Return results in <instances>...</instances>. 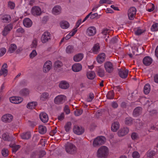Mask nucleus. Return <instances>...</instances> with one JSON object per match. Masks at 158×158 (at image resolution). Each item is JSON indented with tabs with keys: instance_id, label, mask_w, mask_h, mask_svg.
Returning a JSON list of instances; mask_svg holds the SVG:
<instances>
[{
	"instance_id": "f257e3e1",
	"label": "nucleus",
	"mask_w": 158,
	"mask_h": 158,
	"mask_svg": "<svg viewBox=\"0 0 158 158\" xmlns=\"http://www.w3.org/2000/svg\"><path fill=\"white\" fill-rule=\"evenodd\" d=\"M109 154V149L107 147L105 146L101 147L98 149L97 156L100 158H106Z\"/></svg>"
},
{
	"instance_id": "f03ea898",
	"label": "nucleus",
	"mask_w": 158,
	"mask_h": 158,
	"mask_svg": "<svg viewBox=\"0 0 158 158\" xmlns=\"http://www.w3.org/2000/svg\"><path fill=\"white\" fill-rule=\"evenodd\" d=\"M105 137L102 136H99L95 139L93 142V146L96 147L104 144L106 141Z\"/></svg>"
},
{
	"instance_id": "7ed1b4c3",
	"label": "nucleus",
	"mask_w": 158,
	"mask_h": 158,
	"mask_svg": "<svg viewBox=\"0 0 158 158\" xmlns=\"http://www.w3.org/2000/svg\"><path fill=\"white\" fill-rule=\"evenodd\" d=\"M66 97L64 95H59L57 96L54 99V102L57 104H62L66 101Z\"/></svg>"
},
{
	"instance_id": "20e7f679",
	"label": "nucleus",
	"mask_w": 158,
	"mask_h": 158,
	"mask_svg": "<svg viewBox=\"0 0 158 158\" xmlns=\"http://www.w3.org/2000/svg\"><path fill=\"white\" fill-rule=\"evenodd\" d=\"M51 35L50 33L45 31L42 34L41 37V41L42 43H46L51 39Z\"/></svg>"
},
{
	"instance_id": "39448f33",
	"label": "nucleus",
	"mask_w": 158,
	"mask_h": 158,
	"mask_svg": "<svg viewBox=\"0 0 158 158\" xmlns=\"http://www.w3.org/2000/svg\"><path fill=\"white\" fill-rule=\"evenodd\" d=\"M42 12L41 8L38 6H34L31 9V14L35 16H40L42 14Z\"/></svg>"
},
{
	"instance_id": "423d86ee",
	"label": "nucleus",
	"mask_w": 158,
	"mask_h": 158,
	"mask_svg": "<svg viewBox=\"0 0 158 158\" xmlns=\"http://www.w3.org/2000/svg\"><path fill=\"white\" fill-rule=\"evenodd\" d=\"M62 11V8L61 6L59 5H56L52 8V13L54 15H58L61 14Z\"/></svg>"
},
{
	"instance_id": "0eeeda50",
	"label": "nucleus",
	"mask_w": 158,
	"mask_h": 158,
	"mask_svg": "<svg viewBox=\"0 0 158 158\" xmlns=\"http://www.w3.org/2000/svg\"><path fill=\"white\" fill-rule=\"evenodd\" d=\"M13 118V115L9 114H7L3 115L1 118L2 121L5 123L11 122Z\"/></svg>"
},
{
	"instance_id": "6e6552de",
	"label": "nucleus",
	"mask_w": 158,
	"mask_h": 158,
	"mask_svg": "<svg viewBox=\"0 0 158 158\" xmlns=\"http://www.w3.org/2000/svg\"><path fill=\"white\" fill-rule=\"evenodd\" d=\"M66 151L67 152L73 153L76 150V147L71 143H68L65 147Z\"/></svg>"
},
{
	"instance_id": "1a4fd4ad",
	"label": "nucleus",
	"mask_w": 158,
	"mask_h": 158,
	"mask_svg": "<svg viewBox=\"0 0 158 158\" xmlns=\"http://www.w3.org/2000/svg\"><path fill=\"white\" fill-rule=\"evenodd\" d=\"M10 101L12 103L19 104L23 101V98L19 96H13L9 98Z\"/></svg>"
},
{
	"instance_id": "9d476101",
	"label": "nucleus",
	"mask_w": 158,
	"mask_h": 158,
	"mask_svg": "<svg viewBox=\"0 0 158 158\" xmlns=\"http://www.w3.org/2000/svg\"><path fill=\"white\" fill-rule=\"evenodd\" d=\"M96 29L94 27L91 26L87 28L86 34L89 36H93L96 34Z\"/></svg>"
},
{
	"instance_id": "9b49d317",
	"label": "nucleus",
	"mask_w": 158,
	"mask_h": 158,
	"mask_svg": "<svg viewBox=\"0 0 158 158\" xmlns=\"http://www.w3.org/2000/svg\"><path fill=\"white\" fill-rule=\"evenodd\" d=\"M129 131L128 128L127 127L120 129L117 132V135L119 137H123L126 135Z\"/></svg>"
},
{
	"instance_id": "f8f14e48",
	"label": "nucleus",
	"mask_w": 158,
	"mask_h": 158,
	"mask_svg": "<svg viewBox=\"0 0 158 158\" xmlns=\"http://www.w3.org/2000/svg\"><path fill=\"white\" fill-rule=\"evenodd\" d=\"M104 67L106 71L110 73L112 72L114 69V66L112 63L108 61L104 64Z\"/></svg>"
},
{
	"instance_id": "ddd939ff",
	"label": "nucleus",
	"mask_w": 158,
	"mask_h": 158,
	"mask_svg": "<svg viewBox=\"0 0 158 158\" xmlns=\"http://www.w3.org/2000/svg\"><path fill=\"white\" fill-rule=\"evenodd\" d=\"M136 11V9L134 7H132L129 10L128 15L130 19L132 20L134 18Z\"/></svg>"
},
{
	"instance_id": "4468645a",
	"label": "nucleus",
	"mask_w": 158,
	"mask_h": 158,
	"mask_svg": "<svg viewBox=\"0 0 158 158\" xmlns=\"http://www.w3.org/2000/svg\"><path fill=\"white\" fill-rule=\"evenodd\" d=\"M52 65V62L50 61H46L44 64L43 67V71L44 73L48 72L51 69Z\"/></svg>"
},
{
	"instance_id": "2eb2a0df",
	"label": "nucleus",
	"mask_w": 158,
	"mask_h": 158,
	"mask_svg": "<svg viewBox=\"0 0 158 158\" xmlns=\"http://www.w3.org/2000/svg\"><path fill=\"white\" fill-rule=\"evenodd\" d=\"M59 86L61 89H66L69 88L70 85L68 82L65 81H62L59 83Z\"/></svg>"
},
{
	"instance_id": "dca6fc26",
	"label": "nucleus",
	"mask_w": 158,
	"mask_h": 158,
	"mask_svg": "<svg viewBox=\"0 0 158 158\" xmlns=\"http://www.w3.org/2000/svg\"><path fill=\"white\" fill-rule=\"evenodd\" d=\"M72 69L74 72H79L81 70L82 66L79 63H75L72 65Z\"/></svg>"
},
{
	"instance_id": "f3484780",
	"label": "nucleus",
	"mask_w": 158,
	"mask_h": 158,
	"mask_svg": "<svg viewBox=\"0 0 158 158\" xmlns=\"http://www.w3.org/2000/svg\"><path fill=\"white\" fill-rule=\"evenodd\" d=\"M118 71L119 75L121 78H124L127 77L128 72L127 69H118Z\"/></svg>"
},
{
	"instance_id": "a211bd4d",
	"label": "nucleus",
	"mask_w": 158,
	"mask_h": 158,
	"mask_svg": "<svg viewBox=\"0 0 158 158\" xmlns=\"http://www.w3.org/2000/svg\"><path fill=\"white\" fill-rule=\"evenodd\" d=\"M106 55L104 53H102L99 54L97 56L96 60L99 63H102L105 60Z\"/></svg>"
},
{
	"instance_id": "6ab92c4d",
	"label": "nucleus",
	"mask_w": 158,
	"mask_h": 158,
	"mask_svg": "<svg viewBox=\"0 0 158 158\" xmlns=\"http://www.w3.org/2000/svg\"><path fill=\"white\" fill-rule=\"evenodd\" d=\"M40 118L41 121L44 123H46L48 120V115L45 113H41L40 114Z\"/></svg>"
},
{
	"instance_id": "aec40b11",
	"label": "nucleus",
	"mask_w": 158,
	"mask_h": 158,
	"mask_svg": "<svg viewBox=\"0 0 158 158\" xmlns=\"http://www.w3.org/2000/svg\"><path fill=\"white\" fill-rule=\"evenodd\" d=\"M74 132L78 135L81 134L84 132V129L82 127H80L77 126H75L73 128Z\"/></svg>"
},
{
	"instance_id": "412c9836",
	"label": "nucleus",
	"mask_w": 158,
	"mask_h": 158,
	"mask_svg": "<svg viewBox=\"0 0 158 158\" xmlns=\"http://www.w3.org/2000/svg\"><path fill=\"white\" fill-rule=\"evenodd\" d=\"M23 23L24 26L27 27H31L32 24V21L29 18H26L24 19Z\"/></svg>"
},
{
	"instance_id": "4be33fe9",
	"label": "nucleus",
	"mask_w": 158,
	"mask_h": 158,
	"mask_svg": "<svg viewBox=\"0 0 158 158\" xmlns=\"http://www.w3.org/2000/svg\"><path fill=\"white\" fill-rule=\"evenodd\" d=\"M60 27L63 29H67L70 26V24L69 23L65 20L61 21L60 23Z\"/></svg>"
},
{
	"instance_id": "5701e85b",
	"label": "nucleus",
	"mask_w": 158,
	"mask_h": 158,
	"mask_svg": "<svg viewBox=\"0 0 158 158\" xmlns=\"http://www.w3.org/2000/svg\"><path fill=\"white\" fill-rule=\"evenodd\" d=\"M7 64H4L2 66L1 70H0V76L3 75L4 76H6L7 73V70L6 69Z\"/></svg>"
},
{
	"instance_id": "b1692460",
	"label": "nucleus",
	"mask_w": 158,
	"mask_h": 158,
	"mask_svg": "<svg viewBox=\"0 0 158 158\" xmlns=\"http://www.w3.org/2000/svg\"><path fill=\"white\" fill-rule=\"evenodd\" d=\"M152 59L148 56L145 57L143 60V63L146 66L150 65L152 63Z\"/></svg>"
},
{
	"instance_id": "393cba45",
	"label": "nucleus",
	"mask_w": 158,
	"mask_h": 158,
	"mask_svg": "<svg viewBox=\"0 0 158 158\" xmlns=\"http://www.w3.org/2000/svg\"><path fill=\"white\" fill-rule=\"evenodd\" d=\"M119 127L120 125L118 122H114L112 124L111 126V130L113 132H116L119 128Z\"/></svg>"
},
{
	"instance_id": "a878e982",
	"label": "nucleus",
	"mask_w": 158,
	"mask_h": 158,
	"mask_svg": "<svg viewBox=\"0 0 158 158\" xmlns=\"http://www.w3.org/2000/svg\"><path fill=\"white\" fill-rule=\"evenodd\" d=\"M84 57V55L82 53H78L73 56V60L75 62H79Z\"/></svg>"
},
{
	"instance_id": "bb28decb",
	"label": "nucleus",
	"mask_w": 158,
	"mask_h": 158,
	"mask_svg": "<svg viewBox=\"0 0 158 158\" xmlns=\"http://www.w3.org/2000/svg\"><path fill=\"white\" fill-rule=\"evenodd\" d=\"M142 108L140 107H137L135 108L133 112V115L135 117H137L141 114Z\"/></svg>"
},
{
	"instance_id": "cd10ccee",
	"label": "nucleus",
	"mask_w": 158,
	"mask_h": 158,
	"mask_svg": "<svg viewBox=\"0 0 158 158\" xmlns=\"http://www.w3.org/2000/svg\"><path fill=\"white\" fill-rule=\"evenodd\" d=\"M100 49V46L98 43L95 44L91 50V52L94 54H97Z\"/></svg>"
},
{
	"instance_id": "c85d7f7f",
	"label": "nucleus",
	"mask_w": 158,
	"mask_h": 158,
	"mask_svg": "<svg viewBox=\"0 0 158 158\" xmlns=\"http://www.w3.org/2000/svg\"><path fill=\"white\" fill-rule=\"evenodd\" d=\"M38 45V40L37 38H34L32 40L30 47L31 49L35 48Z\"/></svg>"
},
{
	"instance_id": "c756f323",
	"label": "nucleus",
	"mask_w": 158,
	"mask_h": 158,
	"mask_svg": "<svg viewBox=\"0 0 158 158\" xmlns=\"http://www.w3.org/2000/svg\"><path fill=\"white\" fill-rule=\"evenodd\" d=\"M37 103L36 102H29L27 105V107L29 109H33L35 108L37 105Z\"/></svg>"
},
{
	"instance_id": "7c9ffc66",
	"label": "nucleus",
	"mask_w": 158,
	"mask_h": 158,
	"mask_svg": "<svg viewBox=\"0 0 158 158\" xmlns=\"http://www.w3.org/2000/svg\"><path fill=\"white\" fill-rule=\"evenodd\" d=\"M86 76L88 79L90 80H92L95 78V74L94 72L90 71L87 73Z\"/></svg>"
},
{
	"instance_id": "2f4dec72",
	"label": "nucleus",
	"mask_w": 158,
	"mask_h": 158,
	"mask_svg": "<svg viewBox=\"0 0 158 158\" xmlns=\"http://www.w3.org/2000/svg\"><path fill=\"white\" fill-rule=\"evenodd\" d=\"M10 146L12 148V151L13 153H15L20 148V146L19 145L11 144Z\"/></svg>"
},
{
	"instance_id": "473e14b6",
	"label": "nucleus",
	"mask_w": 158,
	"mask_h": 158,
	"mask_svg": "<svg viewBox=\"0 0 158 158\" xmlns=\"http://www.w3.org/2000/svg\"><path fill=\"white\" fill-rule=\"evenodd\" d=\"M151 90V86L149 84H146L144 87V92L145 94H147L150 92Z\"/></svg>"
},
{
	"instance_id": "72a5a7b5",
	"label": "nucleus",
	"mask_w": 158,
	"mask_h": 158,
	"mask_svg": "<svg viewBox=\"0 0 158 158\" xmlns=\"http://www.w3.org/2000/svg\"><path fill=\"white\" fill-rule=\"evenodd\" d=\"M17 48V46L15 44H12L10 46L8 52L10 53H12L15 52Z\"/></svg>"
},
{
	"instance_id": "f704fd0d",
	"label": "nucleus",
	"mask_w": 158,
	"mask_h": 158,
	"mask_svg": "<svg viewBox=\"0 0 158 158\" xmlns=\"http://www.w3.org/2000/svg\"><path fill=\"white\" fill-rule=\"evenodd\" d=\"M47 129L46 127L43 125L39 126V131L41 134H44L46 132Z\"/></svg>"
},
{
	"instance_id": "c9c22d12",
	"label": "nucleus",
	"mask_w": 158,
	"mask_h": 158,
	"mask_svg": "<svg viewBox=\"0 0 158 158\" xmlns=\"http://www.w3.org/2000/svg\"><path fill=\"white\" fill-rule=\"evenodd\" d=\"M66 52L68 54H70L73 53L74 51L73 47V46L69 45L66 48Z\"/></svg>"
},
{
	"instance_id": "e433bc0d",
	"label": "nucleus",
	"mask_w": 158,
	"mask_h": 158,
	"mask_svg": "<svg viewBox=\"0 0 158 158\" xmlns=\"http://www.w3.org/2000/svg\"><path fill=\"white\" fill-rule=\"evenodd\" d=\"M110 31V30L109 28H104L103 29L102 31L101 34L103 35V37H105L108 34Z\"/></svg>"
},
{
	"instance_id": "4c0bfd02",
	"label": "nucleus",
	"mask_w": 158,
	"mask_h": 158,
	"mask_svg": "<svg viewBox=\"0 0 158 158\" xmlns=\"http://www.w3.org/2000/svg\"><path fill=\"white\" fill-rule=\"evenodd\" d=\"M30 133L29 132L23 133L21 135V138L23 139H28L30 138Z\"/></svg>"
},
{
	"instance_id": "58836bf2",
	"label": "nucleus",
	"mask_w": 158,
	"mask_h": 158,
	"mask_svg": "<svg viewBox=\"0 0 158 158\" xmlns=\"http://www.w3.org/2000/svg\"><path fill=\"white\" fill-rule=\"evenodd\" d=\"M24 30L21 27H20L18 28L16 31V33L18 36H20L22 34L24 33Z\"/></svg>"
},
{
	"instance_id": "ea45409f",
	"label": "nucleus",
	"mask_w": 158,
	"mask_h": 158,
	"mask_svg": "<svg viewBox=\"0 0 158 158\" xmlns=\"http://www.w3.org/2000/svg\"><path fill=\"white\" fill-rule=\"evenodd\" d=\"M151 30L152 31H158V23H154L151 27Z\"/></svg>"
},
{
	"instance_id": "a19ab883",
	"label": "nucleus",
	"mask_w": 158,
	"mask_h": 158,
	"mask_svg": "<svg viewBox=\"0 0 158 158\" xmlns=\"http://www.w3.org/2000/svg\"><path fill=\"white\" fill-rule=\"evenodd\" d=\"M10 17L9 15H5L3 16L2 20L4 23H7L10 20Z\"/></svg>"
},
{
	"instance_id": "79ce46f5",
	"label": "nucleus",
	"mask_w": 158,
	"mask_h": 158,
	"mask_svg": "<svg viewBox=\"0 0 158 158\" xmlns=\"http://www.w3.org/2000/svg\"><path fill=\"white\" fill-rule=\"evenodd\" d=\"M147 10L148 12H151L154 9V6L153 4L150 3L147 6Z\"/></svg>"
},
{
	"instance_id": "37998d69",
	"label": "nucleus",
	"mask_w": 158,
	"mask_h": 158,
	"mask_svg": "<svg viewBox=\"0 0 158 158\" xmlns=\"http://www.w3.org/2000/svg\"><path fill=\"white\" fill-rule=\"evenodd\" d=\"M155 153L154 151H149L147 153V158H153Z\"/></svg>"
},
{
	"instance_id": "c03bdc74",
	"label": "nucleus",
	"mask_w": 158,
	"mask_h": 158,
	"mask_svg": "<svg viewBox=\"0 0 158 158\" xmlns=\"http://www.w3.org/2000/svg\"><path fill=\"white\" fill-rule=\"evenodd\" d=\"M114 94L113 91H109L106 95L107 98L109 99H112L114 98Z\"/></svg>"
},
{
	"instance_id": "a18cd8bd",
	"label": "nucleus",
	"mask_w": 158,
	"mask_h": 158,
	"mask_svg": "<svg viewBox=\"0 0 158 158\" xmlns=\"http://www.w3.org/2000/svg\"><path fill=\"white\" fill-rule=\"evenodd\" d=\"M20 93L23 95H27L29 94V90L27 89H24L21 90Z\"/></svg>"
},
{
	"instance_id": "49530a36",
	"label": "nucleus",
	"mask_w": 158,
	"mask_h": 158,
	"mask_svg": "<svg viewBox=\"0 0 158 158\" xmlns=\"http://www.w3.org/2000/svg\"><path fill=\"white\" fill-rule=\"evenodd\" d=\"M48 96L49 94L48 93H44L41 95L40 99L42 101H44L48 98Z\"/></svg>"
},
{
	"instance_id": "de8ad7c7",
	"label": "nucleus",
	"mask_w": 158,
	"mask_h": 158,
	"mask_svg": "<svg viewBox=\"0 0 158 158\" xmlns=\"http://www.w3.org/2000/svg\"><path fill=\"white\" fill-rule=\"evenodd\" d=\"M72 124L71 122L67 123L65 126V130L67 131H69L71 128Z\"/></svg>"
},
{
	"instance_id": "09e8293b",
	"label": "nucleus",
	"mask_w": 158,
	"mask_h": 158,
	"mask_svg": "<svg viewBox=\"0 0 158 158\" xmlns=\"http://www.w3.org/2000/svg\"><path fill=\"white\" fill-rule=\"evenodd\" d=\"M63 65L62 63L59 61H57L54 63V67L55 68H59L61 67Z\"/></svg>"
},
{
	"instance_id": "8fccbe9b",
	"label": "nucleus",
	"mask_w": 158,
	"mask_h": 158,
	"mask_svg": "<svg viewBox=\"0 0 158 158\" xmlns=\"http://www.w3.org/2000/svg\"><path fill=\"white\" fill-rule=\"evenodd\" d=\"M37 53L36 51L34 49L31 52L29 56L30 58H33L36 56L37 55Z\"/></svg>"
},
{
	"instance_id": "3c124183",
	"label": "nucleus",
	"mask_w": 158,
	"mask_h": 158,
	"mask_svg": "<svg viewBox=\"0 0 158 158\" xmlns=\"http://www.w3.org/2000/svg\"><path fill=\"white\" fill-rule=\"evenodd\" d=\"M2 139L6 141H9L10 137L6 133H4L2 135Z\"/></svg>"
},
{
	"instance_id": "603ef678",
	"label": "nucleus",
	"mask_w": 158,
	"mask_h": 158,
	"mask_svg": "<svg viewBox=\"0 0 158 158\" xmlns=\"http://www.w3.org/2000/svg\"><path fill=\"white\" fill-rule=\"evenodd\" d=\"M98 73L99 76L102 77L104 75V71L103 69H99L98 71Z\"/></svg>"
},
{
	"instance_id": "864d4df0",
	"label": "nucleus",
	"mask_w": 158,
	"mask_h": 158,
	"mask_svg": "<svg viewBox=\"0 0 158 158\" xmlns=\"http://www.w3.org/2000/svg\"><path fill=\"white\" fill-rule=\"evenodd\" d=\"M6 52V49L3 48L0 49V57L3 56Z\"/></svg>"
},
{
	"instance_id": "5fc2aeb1",
	"label": "nucleus",
	"mask_w": 158,
	"mask_h": 158,
	"mask_svg": "<svg viewBox=\"0 0 158 158\" xmlns=\"http://www.w3.org/2000/svg\"><path fill=\"white\" fill-rule=\"evenodd\" d=\"M132 156L133 158H139L140 155L138 152L135 151L132 154Z\"/></svg>"
},
{
	"instance_id": "6e6d98bb",
	"label": "nucleus",
	"mask_w": 158,
	"mask_h": 158,
	"mask_svg": "<svg viewBox=\"0 0 158 158\" xmlns=\"http://www.w3.org/2000/svg\"><path fill=\"white\" fill-rule=\"evenodd\" d=\"M2 153L4 156H6L8 154V151L7 149H4L2 151Z\"/></svg>"
},
{
	"instance_id": "4d7b16f0",
	"label": "nucleus",
	"mask_w": 158,
	"mask_h": 158,
	"mask_svg": "<svg viewBox=\"0 0 158 158\" xmlns=\"http://www.w3.org/2000/svg\"><path fill=\"white\" fill-rule=\"evenodd\" d=\"M94 98V95L93 94H90L89 96L86 99V101L88 102H91Z\"/></svg>"
},
{
	"instance_id": "13d9d810",
	"label": "nucleus",
	"mask_w": 158,
	"mask_h": 158,
	"mask_svg": "<svg viewBox=\"0 0 158 158\" xmlns=\"http://www.w3.org/2000/svg\"><path fill=\"white\" fill-rule=\"evenodd\" d=\"M125 123L127 124H130L132 122L131 118L130 117H128L127 118L125 119Z\"/></svg>"
},
{
	"instance_id": "bf43d9fd",
	"label": "nucleus",
	"mask_w": 158,
	"mask_h": 158,
	"mask_svg": "<svg viewBox=\"0 0 158 158\" xmlns=\"http://www.w3.org/2000/svg\"><path fill=\"white\" fill-rule=\"evenodd\" d=\"M82 113V110H77L74 111L75 115L76 116H78L81 115Z\"/></svg>"
},
{
	"instance_id": "052dcab7",
	"label": "nucleus",
	"mask_w": 158,
	"mask_h": 158,
	"mask_svg": "<svg viewBox=\"0 0 158 158\" xmlns=\"http://www.w3.org/2000/svg\"><path fill=\"white\" fill-rule=\"evenodd\" d=\"M100 4H102L104 3L109 4L111 3V1L109 0H100L99 1Z\"/></svg>"
},
{
	"instance_id": "680f3d73",
	"label": "nucleus",
	"mask_w": 158,
	"mask_h": 158,
	"mask_svg": "<svg viewBox=\"0 0 158 158\" xmlns=\"http://www.w3.org/2000/svg\"><path fill=\"white\" fill-rule=\"evenodd\" d=\"M144 31V30L143 29H141L139 28L135 31V34L136 35H140Z\"/></svg>"
},
{
	"instance_id": "e2e57ef3",
	"label": "nucleus",
	"mask_w": 158,
	"mask_h": 158,
	"mask_svg": "<svg viewBox=\"0 0 158 158\" xmlns=\"http://www.w3.org/2000/svg\"><path fill=\"white\" fill-rule=\"evenodd\" d=\"M9 31L6 30V28L4 27V29L2 32V35L4 36H6L9 33Z\"/></svg>"
},
{
	"instance_id": "0e129e2a",
	"label": "nucleus",
	"mask_w": 158,
	"mask_h": 158,
	"mask_svg": "<svg viewBox=\"0 0 158 158\" xmlns=\"http://www.w3.org/2000/svg\"><path fill=\"white\" fill-rule=\"evenodd\" d=\"M131 137L132 139H136L138 138V136L137 134L135 133H133L132 134Z\"/></svg>"
},
{
	"instance_id": "69168bd1",
	"label": "nucleus",
	"mask_w": 158,
	"mask_h": 158,
	"mask_svg": "<svg viewBox=\"0 0 158 158\" xmlns=\"http://www.w3.org/2000/svg\"><path fill=\"white\" fill-rule=\"evenodd\" d=\"M64 112L67 114H68L70 113V111L69 109V106H67L66 105L64 106Z\"/></svg>"
},
{
	"instance_id": "338daca9",
	"label": "nucleus",
	"mask_w": 158,
	"mask_h": 158,
	"mask_svg": "<svg viewBox=\"0 0 158 158\" xmlns=\"http://www.w3.org/2000/svg\"><path fill=\"white\" fill-rule=\"evenodd\" d=\"M8 6L11 9H13L15 7V3L12 2H9L8 3Z\"/></svg>"
},
{
	"instance_id": "774afa93",
	"label": "nucleus",
	"mask_w": 158,
	"mask_h": 158,
	"mask_svg": "<svg viewBox=\"0 0 158 158\" xmlns=\"http://www.w3.org/2000/svg\"><path fill=\"white\" fill-rule=\"evenodd\" d=\"M5 27H6V30L10 31L13 28V26L11 24H9L5 26Z\"/></svg>"
}]
</instances>
